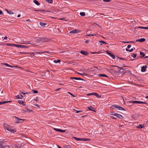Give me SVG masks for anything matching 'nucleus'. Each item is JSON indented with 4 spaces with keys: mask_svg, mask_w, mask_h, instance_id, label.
Masks as SVG:
<instances>
[{
    "mask_svg": "<svg viewBox=\"0 0 148 148\" xmlns=\"http://www.w3.org/2000/svg\"><path fill=\"white\" fill-rule=\"evenodd\" d=\"M114 66L116 67L113 69L114 72L115 74L117 75H119L120 74H121V75H122L124 74V70L123 69L117 66L114 65Z\"/></svg>",
    "mask_w": 148,
    "mask_h": 148,
    "instance_id": "f257e3e1",
    "label": "nucleus"
},
{
    "mask_svg": "<svg viewBox=\"0 0 148 148\" xmlns=\"http://www.w3.org/2000/svg\"><path fill=\"white\" fill-rule=\"evenodd\" d=\"M3 126L4 128L6 130L8 131L11 133H14L16 132V130L15 129H12L11 126L10 125H8L6 123H4Z\"/></svg>",
    "mask_w": 148,
    "mask_h": 148,
    "instance_id": "f03ea898",
    "label": "nucleus"
},
{
    "mask_svg": "<svg viewBox=\"0 0 148 148\" xmlns=\"http://www.w3.org/2000/svg\"><path fill=\"white\" fill-rule=\"evenodd\" d=\"M111 108L113 109H114L116 108L118 110H125V109L123 108L120 106H119L118 105H113L111 106Z\"/></svg>",
    "mask_w": 148,
    "mask_h": 148,
    "instance_id": "7ed1b4c3",
    "label": "nucleus"
},
{
    "mask_svg": "<svg viewBox=\"0 0 148 148\" xmlns=\"http://www.w3.org/2000/svg\"><path fill=\"white\" fill-rule=\"evenodd\" d=\"M15 45L16 46V47H17L18 48H27L28 47L25 45L16 44V45Z\"/></svg>",
    "mask_w": 148,
    "mask_h": 148,
    "instance_id": "20e7f679",
    "label": "nucleus"
},
{
    "mask_svg": "<svg viewBox=\"0 0 148 148\" xmlns=\"http://www.w3.org/2000/svg\"><path fill=\"white\" fill-rule=\"evenodd\" d=\"M14 117L15 119V122L16 123H18L19 122H21L22 121H23L24 120L23 119H20L18 117H16V116H14Z\"/></svg>",
    "mask_w": 148,
    "mask_h": 148,
    "instance_id": "39448f33",
    "label": "nucleus"
},
{
    "mask_svg": "<svg viewBox=\"0 0 148 148\" xmlns=\"http://www.w3.org/2000/svg\"><path fill=\"white\" fill-rule=\"evenodd\" d=\"M54 129L57 132H66V130H63L62 129H59L56 128H54Z\"/></svg>",
    "mask_w": 148,
    "mask_h": 148,
    "instance_id": "423d86ee",
    "label": "nucleus"
},
{
    "mask_svg": "<svg viewBox=\"0 0 148 148\" xmlns=\"http://www.w3.org/2000/svg\"><path fill=\"white\" fill-rule=\"evenodd\" d=\"M147 68V66L146 65L143 66L141 67V71L142 72H144L146 70V69Z\"/></svg>",
    "mask_w": 148,
    "mask_h": 148,
    "instance_id": "0eeeda50",
    "label": "nucleus"
},
{
    "mask_svg": "<svg viewBox=\"0 0 148 148\" xmlns=\"http://www.w3.org/2000/svg\"><path fill=\"white\" fill-rule=\"evenodd\" d=\"M80 53H82V54L85 55V56H87L88 55V53L87 51H86L84 50H82L81 51Z\"/></svg>",
    "mask_w": 148,
    "mask_h": 148,
    "instance_id": "6e6552de",
    "label": "nucleus"
},
{
    "mask_svg": "<svg viewBox=\"0 0 148 148\" xmlns=\"http://www.w3.org/2000/svg\"><path fill=\"white\" fill-rule=\"evenodd\" d=\"M22 111L24 112H31L32 111V110H30L29 109L26 108L23 109Z\"/></svg>",
    "mask_w": 148,
    "mask_h": 148,
    "instance_id": "1a4fd4ad",
    "label": "nucleus"
},
{
    "mask_svg": "<svg viewBox=\"0 0 148 148\" xmlns=\"http://www.w3.org/2000/svg\"><path fill=\"white\" fill-rule=\"evenodd\" d=\"M70 79H74L77 80H82V81H84V80L85 81V80H84V79H83L81 78H79V77H71Z\"/></svg>",
    "mask_w": 148,
    "mask_h": 148,
    "instance_id": "9d476101",
    "label": "nucleus"
},
{
    "mask_svg": "<svg viewBox=\"0 0 148 148\" xmlns=\"http://www.w3.org/2000/svg\"><path fill=\"white\" fill-rule=\"evenodd\" d=\"M145 39L144 38H141L140 39H137L136 40V42H142L145 41Z\"/></svg>",
    "mask_w": 148,
    "mask_h": 148,
    "instance_id": "9b49d317",
    "label": "nucleus"
},
{
    "mask_svg": "<svg viewBox=\"0 0 148 148\" xmlns=\"http://www.w3.org/2000/svg\"><path fill=\"white\" fill-rule=\"evenodd\" d=\"M42 42H49L50 41V40L47 38H42Z\"/></svg>",
    "mask_w": 148,
    "mask_h": 148,
    "instance_id": "f8f14e48",
    "label": "nucleus"
},
{
    "mask_svg": "<svg viewBox=\"0 0 148 148\" xmlns=\"http://www.w3.org/2000/svg\"><path fill=\"white\" fill-rule=\"evenodd\" d=\"M116 116L121 119H122L123 118V117L122 115L117 113L116 114Z\"/></svg>",
    "mask_w": 148,
    "mask_h": 148,
    "instance_id": "ddd939ff",
    "label": "nucleus"
},
{
    "mask_svg": "<svg viewBox=\"0 0 148 148\" xmlns=\"http://www.w3.org/2000/svg\"><path fill=\"white\" fill-rule=\"evenodd\" d=\"M43 52H42V53H43ZM44 52L45 53H48L49 52L45 51V52ZM42 53V52H38L35 51V52H34L33 53V54L34 56H35L34 55L36 54H40Z\"/></svg>",
    "mask_w": 148,
    "mask_h": 148,
    "instance_id": "4468645a",
    "label": "nucleus"
},
{
    "mask_svg": "<svg viewBox=\"0 0 148 148\" xmlns=\"http://www.w3.org/2000/svg\"><path fill=\"white\" fill-rule=\"evenodd\" d=\"M78 30L77 29H75L74 30L71 31L70 33H77L78 32Z\"/></svg>",
    "mask_w": 148,
    "mask_h": 148,
    "instance_id": "2eb2a0df",
    "label": "nucleus"
},
{
    "mask_svg": "<svg viewBox=\"0 0 148 148\" xmlns=\"http://www.w3.org/2000/svg\"><path fill=\"white\" fill-rule=\"evenodd\" d=\"M144 127V124H139L137 127V128L139 129H141Z\"/></svg>",
    "mask_w": 148,
    "mask_h": 148,
    "instance_id": "dca6fc26",
    "label": "nucleus"
},
{
    "mask_svg": "<svg viewBox=\"0 0 148 148\" xmlns=\"http://www.w3.org/2000/svg\"><path fill=\"white\" fill-rule=\"evenodd\" d=\"M93 95H95L98 98H100L101 97V95H99L96 92H93Z\"/></svg>",
    "mask_w": 148,
    "mask_h": 148,
    "instance_id": "f3484780",
    "label": "nucleus"
},
{
    "mask_svg": "<svg viewBox=\"0 0 148 148\" xmlns=\"http://www.w3.org/2000/svg\"><path fill=\"white\" fill-rule=\"evenodd\" d=\"M3 45H6L7 46H13L16 47V46L15 45H16V44H12L10 43H7V44H3Z\"/></svg>",
    "mask_w": 148,
    "mask_h": 148,
    "instance_id": "a211bd4d",
    "label": "nucleus"
},
{
    "mask_svg": "<svg viewBox=\"0 0 148 148\" xmlns=\"http://www.w3.org/2000/svg\"><path fill=\"white\" fill-rule=\"evenodd\" d=\"M40 25L42 27H44L47 25V23H43L42 22H40Z\"/></svg>",
    "mask_w": 148,
    "mask_h": 148,
    "instance_id": "6ab92c4d",
    "label": "nucleus"
},
{
    "mask_svg": "<svg viewBox=\"0 0 148 148\" xmlns=\"http://www.w3.org/2000/svg\"><path fill=\"white\" fill-rule=\"evenodd\" d=\"M98 76L99 77H108V76L105 74H98Z\"/></svg>",
    "mask_w": 148,
    "mask_h": 148,
    "instance_id": "aec40b11",
    "label": "nucleus"
},
{
    "mask_svg": "<svg viewBox=\"0 0 148 148\" xmlns=\"http://www.w3.org/2000/svg\"><path fill=\"white\" fill-rule=\"evenodd\" d=\"M88 108V110H90L92 111H95V108L91 106L90 107H87Z\"/></svg>",
    "mask_w": 148,
    "mask_h": 148,
    "instance_id": "412c9836",
    "label": "nucleus"
},
{
    "mask_svg": "<svg viewBox=\"0 0 148 148\" xmlns=\"http://www.w3.org/2000/svg\"><path fill=\"white\" fill-rule=\"evenodd\" d=\"M73 138L75 139L77 141H82V138H79L75 137H73Z\"/></svg>",
    "mask_w": 148,
    "mask_h": 148,
    "instance_id": "4be33fe9",
    "label": "nucleus"
},
{
    "mask_svg": "<svg viewBox=\"0 0 148 148\" xmlns=\"http://www.w3.org/2000/svg\"><path fill=\"white\" fill-rule=\"evenodd\" d=\"M138 28H140L142 29H148V27H144L142 26H139L137 27Z\"/></svg>",
    "mask_w": 148,
    "mask_h": 148,
    "instance_id": "5701e85b",
    "label": "nucleus"
},
{
    "mask_svg": "<svg viewBox=\"0 0 148 148\" xmlns=\"http://www.w3.org/2000/svg\"><path fill=\"white\" fill-rule=\"evenodd\" d=\"M140 55H142V56H141L140 57L141 58H142L143 57H144L145 56V54L144 53H143L142 51L140 52Z\"/></svg>",
    "mask_w": 148,
    "mask_h": 148,
    "instance_id": "b1692460",
    "label": "nucleus"
},
{
    "mask_svg": "<svg viewBox=\"0 0 148 148\" xmlns=\"http://www.w3.org/2000/svg\"><path fill=\"white\" fill-rule=\"evenodd\" d=\"M33 2L35 3L36 4V5H40V3L38 2L37 1V0H34L33 1Z\"/></svg>",
    "mask_w": 148,
    "mask_h": 148,
    "instance_id": "393cba45",
    "label": "nucleus"
},
{
    "mask_svg": "<svg viewBox=\"0 0 148 148\" xmlns=\"http://www.w3.org/2000/svg\"><path fill=\"white\" fill-rule=\"evenodd\" d=\"M82 141H89L90 140V139L88 138H82Z\"/></svg>",
    "mask_w": 148,
    "mask_h": 148,
    "instance_id": "a878e982",
    "label": "nucleus"
},
{
    "mask_svg": "<svg viewBox=\"0 0 148 148\" xmlns=\"http://www.w3.org/2000/svg\"><path fill=\"white\" fill-rule=\"evenodd\" d=\"M131 102L132 103H136L139 104L140 101H131Z\"/></svg>",
    "mask_w": 148,
    "mask_h": 148,
    "instance_id": "bb28decb",
    "label": "nucleus"
},
{
    "mask_svg": "<svg viewBox=\"0 0 148 148\" xmlns=\"http://www.w3.org/2000/svg\"><path fill=\"white\" fill-rule=\"evenodd\" d=\"M3 64L5 65L6 66H8V67H13L14 66H11V65H9L8 64L6 63Z\"/></svg>",
    "mask_w": 148,
    "mask_h": 148,
    "instance_id": "cd10ccee",
    "label": "nucleus"
},
{
    "mask_svg": "<svg viewBox=\"0 0 148 148\" xmlns=\"http://www.w3.org/2000/svg\"><path fill=\"white\" fill-rule=\"evenodd\" d=\"M8 101H7L0 102V105L3 104H5L6 103H8Z\"/></svg>",
    "mask_w": 148,
    "mask_h": 148,
    "instance_id": "c85d7f7f",
    "label": "nucleus"
},
{
    "mask_svg": "<svg viewBox=\"0 0 148 148\" xmlns=\"http://www.w3.org/2000/svg\"><path fill=\"white\" fill-rule=\"evenodd\" d=\"M80 15L82 16H84L85 15V14L84 12H80L79 13Z\"/></svg>",
    "mask_w": 148,
    "mask_h": 148,
    "instance_id": "c756f323",
    "label": "nucleus"
},
{
    "mask_svg": "<svg viewBox=\"0 0 148 148\" xmlns=\"http://www.w3.org/2000/svg\"><path fill=\"white\" fill-rule=\"evenodd\" d=\"M53 62L55 63H57L60 62V60H55L53 61Z\"/></svg>",
    "mask_w": 148,
    "mask_h": 148,
    "instance_id": "7c9ffc66",
    "label": "nucleus"
},
{
    "mask_svg": "<svg viewBox=\"0 0 148 148\" xmlns=\"http://www.w3.org/2000/svg\"><path fill=\"white\" fill-rule=\"evenodd\" d=\"M110 56L113 59L115 58V56L112 53L110 54Z\"/></svg>",
    "mask_w": 148,
    "mask_h": 148,
    "instance_id": "2f4dec72",
    "label": "nucleus"
},
{
    "mask_svg": "<svg viewBox=\"0 0 148 148\" xmlns=\"http://www.w3.org/2000/svg\"><path fill=\"white\" fill-rule=\"evenodd\" d=\"M116 114H117V113H116L114 112H111V113L110 114L111 115H114V116H116Z\"/></svg>",
    "mask_w": 148,
    "mask_h": 148,
    "instance_id": "473e14b6",
    "label": "nucleus"
},
{
    "mask_svg": "<svg viewBox=\"0 0 148 148\" xmlns=\"http://www.w3.org/2000/svg\"><path fill=\"white\" fill-rule=\"evenodd\" d=\"M99 42H100L101 43V45H102V44H107V43L105 42V41H102V40H100L99 41Z\"/></svg>",
    "mask_w": 148,
    "mask_h": 148,
    "instance_id": "72a5a7b5",
    "label": "nucleus"
},
{
    "mask_svg": "<svg viewBox=\"0 0 148 148\" xmlns=\"http://www.w3.org/2000/svg\"><path fill=\"white\" fill-rule=\"evenodd\" d=\"M46 1L49 3H53L52 0H46Z\"/></svg>",
    "mask_w": 148,
    "mask_h": 148,
    "instance_id": "f704fd0d",
    "label": "nucleus"
},
{
    "mask_svg": "<svg viewBox=\"0 0 148 148\" xmlns=\"http://www.w3.org/2000/svg\"><path fill=\"white\" fill-rule=\"evenodd\" d=\"M18 102L20 104H23V103H24L23 101L22 100H18Z\"/></svg>",
    "mask_w": 148,
    "mask_h": 148,
    "instance_id": "c9c22d12",
    "label": "nucleus"
},
{
    "mask_svg": "<svg viewBox=\"0 0 148 148\" xmlns=\"http://www.w3.org/2000/svg\"><path fill=\"white\" fill-rule=\"evenodd\" d=\"M131 56L133 57V58H135L136 57V54L134 53H132V54Z\"/></svg>",
    "mask_w": 148,
    "mask_h": 148,
    "instance_id": "e433bc0d",
    "label": "nucleus"
},
{
    "mask_svg": "<svg viewBox=\"0 0 148 148\" xmlns=\"http://www.w3.org/2000/svg\"><path fill=\"white\" fill-rule=\"evenodd\" d=\"M21 97H20L19 95H18L16 96V97L17 99H22V98L23 97V96L21 95Z\"/></svg>",
    "mask_w": 148,
    "mask_h": 148,
    "instance_id": "4c0bfd02",
    "label": "nucleus"
},
{
    "mask_svg": "<svg viewBox=\"0 0 148 148\" xmlns=\"http://www.w3.org/2000/svg\"><path fill=\"white\" fill-rule=\"evenodd\" d=\"M42 38H39L38 39H37L38 41H41L42 42Z\"/></svg>",
    "mask_w": 148,
    "mask_h": 148,
    "instance_id": "58836bf2",
    "label": "nucleus"
},
{
    "mask_svg": "<svg viewBox=\"0 0 148 148\" xmlns=\"http://www.w3.org/2000/svg\"><path fill=\"white\" fill-rule=\"evenodd\" d=\"M139 104H147V103L146 102L141 101H140Z\"/></svg>",
    "mask_w": 148,
    "mask_h": 148,
    "instance_id": "ea45409f",
    "label": "nucleus"
},
{
    "mask_svg": "<svg viewBox=\"0 0 148 148\" xmlns=\"http://www.w3.org/2000/svg\"><path fill=\"white\" fill-rule=\"evenodd\" d=\"M32 91L33 93H37L38 92V91L35 90H32Z\"/></svg>",
    "mask_w": 148,
    "mask_h": 148,
    "instance_id": "a19ab883",
    "label": "nucleus"
},
{
    "mask_svg": "<svg viewBox=\"0 0 148 148\" xmlns=\"http://www.w3.org/2000/svg\"><path fill=\"white\" fill-rule=\"evenodd\" d=\"M9 14H14V13L11 11H9V12H8V13Z\"/></svg>",
    "mask_w": 148,
    "mask_h": 148,
    "instance_id": "79ce46f5",
    "label": "nucleus"
},
{
    "mask_svg": "<svg viewBox=\"0 0 148 148\" xmlns=\"http://www.w3.org/2000/svg\"><path fill=\"white\" fill-rule=\"evenodd\" d=\"M122 42L124 43H131V42H133V41H128V42L123 41V42Z\"/></svg>",
    "mask_w": 148,
    "mask_h": 148,
    "instance_id": "37998d69",
    "label": "nucleus"
},
{
    "mask_svg": "<svg viewBox=\"0 0 148 148\" xmlns=\"http://www.w3.org/2000/svg\"><path fill=\"white\" fill-rule=\"evenodd\" d=\"M93 92L92 93H90L86 94L87 96H90L93 95Z\"/></svg>",
    "mask_w": 148,
    "mask_h": 148,
    "instance_id": "c03bdc74",
    "label": "nucleus"
},
{
    "mask_svg": "<svg viewBox=\"0 0 148 148\" xmlns=\"http://www.w3.org/2000/svg\"><path fill=\"white\" fill-rule=\"evenodd\" d=\"M5 142H6V141H5V140H3L1 141H0V143L1 144H2L3 143Z\"/></svg>",
    "mask_w": 148,
    "mask_h": 148,
    "instance_id": "a18cd8bd",
    "label": "nucleus"
},
{
    "mask_svg": "<svg viewBox=\"0 0 148 148\" xmlns=\"http://www.w3.org/2000/svg\"><path fill=\"white\" fill-rule=\"evenodd\" d=\"M95 35V34H89L87 35V36H94Z\"/></svg>",
    "mask_w": 148,
    "mask_h": 148,
    "instance_id": "49530a36",
    "label": "nucleus"
},
{
    "mask_svg": "<svg viewBox=\"0 0 148 148\" xmlns=\"http://www.w3.org/2000/svg\"><path fill=\"white\" fill-rule=\"evenodd\" d=\"M15 147V148H21V146H18L17 145H16Z\"/></svg>",
    "mask_w": 148,
    "mask_h": 148,
    "instance_id": "de8ad7c7",
    "label": "nucleus"
},
{
    "mask_svg": "<svg viewBox=\"0 0 148 148\" xmlns=\"http://www.w3.org/2000/svg\"><path fill=\"white\" fill-rule=\"evenodd\" d=\"M75 111H76V112H75L76 113H79V112H82V111H81V110H75Z\"/></svg>",
    "mask_w": 148,
    "mask_h": 148,
    "instance_id": "09e8293b",
    "label": "nucleus"
},
{
    "mask_svg": "<svg viewBox=\"0 0 148 148\" xmlns=\"http://www.w3.org/2000/svg\"><path fill=\"white\" fill-rule=\"evenodd\" d=\"M68 93L69 94H70L71 95V96H72L73 97H75V95H73V94H72V93H70V92H68Z\"/></svg>",
    "mask_w": 148,
    "mask_h": 148,
    "instance_id": "8fccbe9b",
    "label": "nucleus"
},
{
    "mask_svg": "<svg viewBox=\"0 0 148 148\" xmlns=\"http://www.w3.org/2000/svg\"><path fill=\"white\" fill-rule=\"evenodd\" d=\"M110 117L111 118H112V119H116V118L114 117L113 116H110Z\"/></svg>",
    "mask_w": 148,
    "mask_h": 148,
    "instance_id": "3c124183",
    "label": "nucleus"
},
{
    "mask_svg": "<svg viewBox=\"0 0 148 148\" xmlns=\"http://www.w3.org/2000/svg\"><path fill=\"white\" fill-rule=\"evenodd\" d=\"M34 11H45V10H34Z\"/></svg>",
    "mask_w": 148,
    "mask_h": 148,
    "instance_id": "603ef678",
    "label": "nucleus"
},
{
    "mask_svg": "<svg viewBox=\"0 0 148 148\" xmlns=\"http://www.w3.org/2000/svg\"><path fill=\"white\" fill-rule=\"evenodd\" d=\"M133 50H134L132 48L131 49H129V52H132L133 51Z\"/></svg>",
    "mask_w": 148,
    "mask_h": 148,
    "instance_id": "864d4df0",
    "label": "nucleus"
},
{
    "mask_svg": "<svg viewBox=\"0 0 148 148\" xmlns=\"http://www.w3.org/2000/svg\"><path fill=\"white\" fill-rule=\"evenodd\" d=\"M42 12H51V11H50V10H47L45 11H45H43Z\"/></svg>",
    "mask_w": 148,
    "mask_h": 148,
    "instance_id": "5fc2aeb1",
    "label": "nucleus"
},
{
    "mask_svg": "<svg viewBox=\"0 0 148 148\" xmlns=\"http://www.w3.org/2000/svg\"><path fill=\"white\" fill-rule=\"evenodd\" d=\"M103 1L105 2H109L110 1V0H103Z\"/></svg>",
    "mask_w": 148,
    "mask_h": 148,
    "instance_id": "6e6d98bb",
    "label": "nucleus"
},
{
    "mask_svg": "<svg viewBox=\"0 0 148 148\" xmlns=\"http://www.w3.org/2000/svg\"><path fill=\"white\" fill-rule=\"evenodd\" d=\"M131 47V45H128V46H127V48L128 49H129V48H130V47Z\"/></svg>",
    "mask_w": 148,
    "mask_h": 148,
    "instance_id": "4d7b16f0",
    "label": "nucleus"
},
{
    "mask_svg": "<svg viewBox=\"0 0 148 148\" xmlns=\"http://www.w3.org/2000/svg\"><path fill=\"white\" fill-rule=\"evenodd\" d=\"M23 44H29V42H25V43H23Z\"/></svg>",
    "mask_w": 148,
    "mask_h": 148,
    "instance_id": "13d9d810",
    "label": "nucleus"
},
{
    "mask_svg": "<svg viewBox=\"0 0 148 148\" xmlns=\"http://www.w3.org/2000/svg\"><path fill=\"white\" fill-rule=\"evenodd\" d=\"M107 53L110 55V54H111V53H110L108 51H107Z\"/></svg>",
    "mask_w": 148,
    "mask_h": 148,
    "instance_id": "bf43d9fd",
    "label": "nucleus"
},
{
    "mask_svg": "<svg viewBox=\"0 0 148 148\" xmlns=\"http://www.w3.org/2000/svg\"><path fill=\"white\" fill-rule=\"evenodd\" d=\"M3 14V12L1 10H0V14L1 15Z\"/></svg>",
    "mask_w": 148,
    "mask_h": 148,
    "instance_id": "052dcab7",
    "label": "nucleus"
},
{
    "mask_svg": "<svg viewBox=\"0 0 148 148\" xmlns=\"http://www.w3.org/2000/svg\"><path fill=\"white\" fill-rule=\"evenodd\" d=\"M21 93H22L24 95V96H25V95L26 93H24V92H21Z\"/></svg>",
    "mask_w": 148,
    "mask_h": 148,
    "instance_id": "680f3d73",
    "label": "nucleus"
},
{
    "mask_svg": "<svg viewBox=\"0 0 148 148\" xmlns=\"http://www.w3.org/2000/svg\"><path fill=\"white\" fill-rule=\"evenodd\" d=\"M125 50H126V51H129V49H128V48H126V49H125Z\"/></svg>",
    "mask_w": 148,
    "mask_h": 148,
    "instance_id": "e2e57ef3",
    "label": "nucleus"
},
{
    "mask_svg": "<svg viewBox=\"0 0 148 148\" xmlns=\"http://www.w3.org/2000/svg\"><path fill=\"white\" fill-rule=\"evenodd\" d=\"M60 89V88H58L56 90V91H58Z\"/></svg>",
    "mask_w": 148,
    "mask_h": 148,
    "instance_id": "0e129e2a",
    "label": "nucleus"
},
{
    "mask_svg": "<svg viewBox=\"0 0 148 148\" xmlns=\"http://www.w3.org/2000/svg\"><path fill=\"white\" fill-rule=\"evenodd\" d=\"M7 36H5L4 37V39L5 40H6V39H7Z\"/></svg>",
    "mask_w": 148,
    "mask_h": 148,
    "instance_id": "69168bd1",
    "label": "nucleus"
},
{
    "mask_svg": "<svg viewBox=\"0 0 148 148\" xmlns=\"http://www.w3.org/2000/svg\"><path fill=\"white\" fill-rule=\"evenodd\" d=\"M27 21L29 22L30 21V20L29 19H28L26 20Z\"/></svg>",
    "mask_w": 148,
    "mask_h": 148,
    "instance_id": "338daca9",
    "label": "nucleus"
},
{
    "mask_svg": "<svg viewBox=\"0 0 148 148\" xmlns=\"http://www.w3.org/2000/svg\"><path fill=\"white\" fill-rule=\"evenodd\" d=\"M21 16V15L20 14H18L17 15V17H20Z\"/></svg>",
    "mask_w": 148,
    "mask_h": 148,
    "instance_id": "774afa93",
    "label": "nucleus"
}]
</instances>
